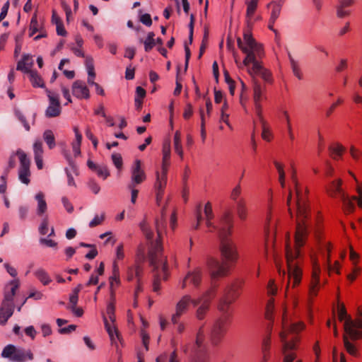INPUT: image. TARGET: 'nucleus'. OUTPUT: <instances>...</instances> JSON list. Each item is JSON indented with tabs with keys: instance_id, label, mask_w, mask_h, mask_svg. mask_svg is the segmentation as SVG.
<instances>
[{
	"instance_id": "f257e3e1",
	"label": "nucleus",
	"mask_w": 362,
	"mask_h": 362,
	"mask_svg": "<svg viewBox=\"0 0 362 362\" xmlns=\"http://www.w3.org/2000/svg\"><path fill=\"white\" fill-rule=\"evenodd\" d=\"M292 179L296 185V230L294 248H291L288 243L286 245V258L288 267L287 288L291 284H292V287H295L301 281L302 272L298 267V258L300 257V249L304 245L308 235L306 221L309 214L306 196L297 187L295 171L293 172Z\"/></svg>"
},
{
	"instance_id": "f03ea898",
	"label": "nucleus",
	"mask_w": 362,
	"mask_h": 362,
	"mask_svg": "<svg viewBox=\"0 0 362 362\" xmlns=\"http://www.w3.org/2000/svg\"><path fill=\"white\" fill-rule=\"evenodd\" d=\"M237 44L239 49L246 54L243 64L245 66H249L252 64L251 68H248V74L252 76V80L259 76L266 82L272 81V74L267 69L264 68L262 64L258 61L264 55V51L262 45L258 44L253 38L251 32L246 30L243 34V40L238 37Z\"/></svg>"
},
{
	"instance_id": "7ed1b4c3",
	"label": "nucleus",
	"mask_w": 362,
	"mask_h": 362,
	"mask_svg": "<svg viewBox=\"0 0 362 362\" xmlns=\"http://www.w3.org/2000/svg\"><path fill=\"white\" fill-rule=\"evenodd\" d=\"M227 237H221L219 250L223 262H221L213 257H209L206 262L207 268L213 280L228 276L231 265L235 264L239 257L235 243Z\"/></svg>"
},
{
	"instance_id": "20e7f679",
	"label": "nucleus",
	"mask_w": 362,
	"mask_h": 362,
	"mask_svg": "<svg viewBox=\"0 0 362 362\" xmlns=\"http://www.w3.org/2000/svg\"><path fill=\"white\" fill-rule=\"evenodd\" d=\"M305 328V325L301 322L288 324L286 315V309L284 308L281 320V331L279 332V338L282 343L281 353L283 354L282 362H303L297 357L298 343L300 339L298 336L288 339L290 334H298Z\"/></svg>"
},
{
	"instance_id": "39448f33",
	"label": "nucleus",
	"mask_w": 362,
	"mask_h": 362,
	"mask_svg": "<svg viewBox=\"0 0 362 362\" xmlns=\"http://www.w3.org/2000/svg\"><path fill=\"white\" fill-rule=\"evenodd\" d=\"M362 339V306L357 309L356 318H349L344 325L343 334L344 346L346 352L352 356L358 355L357 340Z\"/></svg>"
},
{
	"instance_id": "423d86ee",
	"label": "nucleus",
	"mask_w": 362,
	"mask_h": 362,
	"mask_svg": "<svg viewBox=\"0 0 362 362\" xmlns=\"http://www.w3.org/2000/svg\"><path fill=\"white\" fill-rule=\"evenodd\" d=\"M162 252V245L160 240H156L153 248L149 252L150 263L156 272L153 282V290L155 292L160 290V279L166 280L168 275L167 259L163 255Z\"/></svg>"
},
{
	"instance_id": "0eeeda50",
	"label": "nucleus",
	"mask_w": 362,
	"mask_h": 362,
	"mask_svg": "<svg viewBox=\"0 0 362 362\" xmlns=\"http://www.w3.org/2000/svg\"><path fill=\"white\" fill-rule=\"evenodd\" d=\"M10 292H6L0 308V325H5L8 320L13 315L14 311L13 296L19 286L18 279L11 281Z\"/></svg>"
},
{
	"instance_id": "6e6552de",
	"label": "nucleus",
	"mask_w": 362,
	"mask_h": 362,
	"mask_svg": "<svg viewBox=\"0 0 362 362\" xmlns=\"http://www.w3.org/2000/svg\"><path fill=\"white\" fill-rule=\"evenodd\" d=\"M111 298L112 302H110L106 309V313L107 317L105 316H103V320L105 329L110 336V340L112 343H117V340L120 341V337L119 334L118 332V330L115 326V295L113 291L111 292Z\"/></svg>"
},
{
	"instance_id": "1a4fd4ad",
	"label": "nucleus",
	"mask_w": 362,
	"mask_h": 362,
	"mask_svg": "<svg viewBox=\"0 0 362 362\" xmlns=\"http://www.w3.org/2000/svg\"><path fill=\"white\" fill-rule=\"evenodd\" d=\"M168 170L169 168L160 167V169H157L155 172L156 178L153 187L156 192V202L158 205L163 199L165 189L167 186Z\"/></svg>"
},
{
	"instance_id": "9d476101",
	"label": "nucleus",
	"mask_w": 362,
	"mask_h": 362,
	"mask_svg": "<svg viewBox=\"0 0 362 362\" xmlns=\"http://www.w3.org/2000/svg\"><path fill=\"white\" fill-rule=\"evenodd\" d=\"M206 225L209 228L210 231L217 230L219 233L220 237L228 236L231 233L233 228V216L230 212H226L221 218L218 225L215 226L211 222L212 219H206Z\"/></svg>"
},
{
	"instance_id": "9b49d317",
	"label": "nucleus",
	"mask_w": 362,
	"mask_h": 362,
	"mask_svg": "<svg viewBox=\"0 0 362 362\" xmlns=\"http://www.w3.org/2000/svg\"><path fill=\"white\" fill-rule=\"evenodd\" d=\"M215 288H211L204 293L199 298H197V300H199V305L195 312V317L197 320H202L205 318L210 309L211 300L215 297Z\"/></svg>"
},
{
	"instance_id": "f8f14e48",
	"label": "nucleus",
	"mask_w": 362,
	"mask_h": 362,
	"mask_svg": "<svg viewBox=\"0 0 362 362\" xmlns=\"http://www.w3.org/2000/svg\"><path fill=\"white\" fill-rule=\"evenodd\" d=\"M199 303V300L192 298L189 295L183 296L176 304L175 313L172 315L171 322L174 325L177 324L180 317L187 312L190 304L197 306Z\"/></svg>"
},
{
	"instance_id": "ddd939ff",
	"label": "nucleus",
	"mask_w": 362,
	"mask_h": 362,
	"mask_svg": "<svg viewBox=\"0 0 362 362\" xmlns=\"http://www.w3.org/2000/svg\"><path fill=\"white\" fill-rule=\"evenodd\" d=\"M252 88L255 113L259 122L264 123L261 101L264 98V88L261 85L259 81L256 78L253 77Z\"/></svg>"
},
{
	"instance_id": "4468645a",
	"label": "nucleus",
	"mask_w": 362,
	"mask_h": 362,
	"mask_svg": "<svg viewBox=\"0 0 362 362\" xmlns=\"http://www.w3.org/2000/svg\"><path fill=\"white\" fill-rule=\"evenodd\" d=\"M228 320L226 317H218L213 324L210 332V340L213 345H218L226 332Z\"/></svg>"
},
{
	"instance_id": "2eb2a0df",
	"label": "nucleus",
	"mask_w": 362,
	"mask_h": 362,
	"mask_svg": "<svg viewBox=\"0 0 362 362\" xmlns=\"http://www.w3.org/2000/svg\"><path fill=\"white\" fill-rule=\"evenodd\" d=\"M16 155L18 156L20 161V168L18 170V178L24 184L28 185L30 182V160L28 158L26 153L22 150H18Z\"/></svg>"
},
{
	"instance_id": "dca6fc26",
	"label": "nucleus",
	"mask_w": 362,
	"mask_h": 362,
	"mask_svg": "<svg viewBox=\"0 0 362 362\" xmlns=\"http://www.w3.org/2000/svg\"><path fill=\"white\" fill-rule=\"evenodd\" d=\"M45 91L49 99V105L45 110V116L48 118L59 116L62 112V107L59 95L48 89H46Z\"/></svg>"
},
{
	"instance_id": "f3484780",
	"label": "nucleus",
	"mask_w": 362,
	"mask_h": 362,
	"mask_svg": "<svg viewBox=\"0 0 362 362\" xmlns=\"http://www.w3.org/2000/svg\"><path fill=\"white\" fill-rule=\"evenodd\" d=\"M146 180V175L141 167V161L137 159L131 167V182L128 188L136 187V185H141Z\"/></svg>"
},
{
	"instance_id": "a211bd4d",
	"label": "nucleus",
	"mask_w": 362,
	"mask_h": 362,
	"mask_svg": "<svg viewBox=\"0 0 362 362\" xmlns=\"http://www.w3.org/2000/svg\"><path fill=\"white\" fill-rule=\"evenodd\" d=\"M312 262L313 273L311 286L310 288V295L311 296H317L319 288L320 267L317 259L314 257H312Z\"/></svg>"
},
{
	"instance_id": "6ab92c4d",
	"label": "nucleus",
	"mask_w": 362,
	"mask_h": 362,
	"mask_svg": "<svg viewBox=\"0 0 362 362\" xmlns=\"http://www.w3.org/2000/svg\"><path fill=\"white\" fill-rule=\"evenodd\" d=\"M341 179H337L332 181L326 187L327 194L332 197H339V199L346 194L341 187Z\"/></svg>"
},
{
	"instance_id": "aec40b11",
	"label": "nucleus",
	"mask_w": 362,
	"mask_h": 362,
	"mask_svg": "<svg viewBox=\"0 0 362 362\" xmlns=\"http://www.w3.org/2000/svg\"><path fill=\"white\" fill-rule=\"evenodd\" d=\"M73 95L79 99H88L90 97L89 90L82 81L77 80L72 85Z\"/></svg>"
},
{
	"instance_id": "412c9836",
	"label": "nucleus",
	"mask_w": 362,
	"mask_h": 362,
	"mask_svg": "<svg viewBox=\"0 0 362 362\" xmlns=\"http://www.w3.org/2000/svg\"><path fill=\"white\" fill-rule=\"evenodd\" d=\"M202 280V271L197 268L192 272H189L182 282V288L187 287L188 284H192L197 287L199 285Z\"/></svg>"
},
{
	"instance_id": "4be33fe9",
	"label": "nucleus",
	"mask_w": 362,
	"mask_h": 362,
	"mask_svg": "<svg viewBox=\"0 0 362 362\" xmlns=\"http://www.w3.org/2000/svg\"><path fill=\"white\" fill-rule=\"evenodd\" d=\"M356 0H338V4L336 7L337 17L342 18L349 16L351 11L348 8L354 6Z\"/></svg>"
},
{
	"instance_id": "5701e85b",
	"label": "nucleus",
	"mask_w": 362,
	"mask_h": 362,
	"mask_svg": "<svg viewBox=\"0 0 362 362\" xmlns=\"http://www.w3.org/2000/svg\"><path fill=\"white\" fill-rule=\"evenodd\" d=\"M235 300L233 298L227 297L226 295L220 299L218 304V310L221 313V315L219 317H226V320H228L230 314L228 313L230 305Z\"/></svg>"
},
{
	"instance_id": "b1692460",
	"label": "nucleus",
	"mask_w": 362,
	"mask_h": 362,
	"mask_svg": "<svg viewBox=\"0 0 362 362\" xmlns=\"http://www.w3.org/2000/svg\"><path fill=\"white\" fill-rule=\"evenodd\" d=\"M242 286V281H235L226 288L224 295L235 300L240 295L239 291L241 289Z\"/></svg>"
},
{
	"instance_id": "393cba45",
	"label": "nucleus",
	"mask_w": 362,
	"mask_h": 362,
	"mask_svg": "<svg viewBox=\"0 0 362 362\" xmlns=\"http://www.w3.org/2000/svg\"><path fill=\"white\" fill-rule=\"evenodd\" d=\"M33 59L30 55H24L20 60L16 66V69L24 73L30 74L33 71L31 68L33 66Z\"/></svg>"
},
{
	"instance_id": "a878e982",
	"label": "nucleus",
	"mask_w": 362,
	"mask_h": 362,
	"mask_svg": "<svg viewBox=\"0 0 362 362\" xmlns=\"http://www.w3.org/2000/svg\"><path fill=\"white\" fill-rule=\"evenodd\" d=\"M171 148L170 141H165L162 148V163L161 167L170 168L171 161Z\"/></svg>"
},
{
	"instance_id": "bb28decb",
	"label": "nucleus",
	"mask_w": 362,
	"mask_h": 362,
	"mask_svg": "<svg viewBox=\"0 0 362 362\" xmlns=\"http://www.w3.org/2000/svg\"><path fill=\"white\" fill-rule=\"evenodd\" d=\"M35 199L37 203L36 213L38 216H41L47 210V205L45 200V196L43 192H39L35 194Z\"/></svg>"
},
{
	"instance_id": "cd10ccee",
	"label": "nucleus",
	"mask_w": 362,
	"mask_h": 362,
	"mask_svg": "<svg viewBox=\"0 0 362 362\" xmlns=\"http://www.w3.org/2000/svg\"><path fill=\"white\" fill-rule=\"evenodd\" d=\"M127 280L131 281L134 277L140 281L143 274V267L139 264L129 267L127 269Z\"/></svg>"
},
{
	"instance_id": "c85d7f7f",
	"label": "nucleus",
	"mask_w": 362,
	"mask_h": 362,
	"mask_svg": "<svg viewBox=\"0 0 362 362\" xmlns=\"http://www.w3.org/2000/svg\"><path fill=\"white\" fill-rule=\"evenodd\" d=\"M33 358V355L30 351L26 353L23 349L16 348L11 361L15 362H24L27 359L32 360Z\"/></svg>"
},
{
	"instance_id": "c756f323",
	"label": "nucleus",
	"mask_w": 362,
	"mask_h": 362,
	"mask_svg": "<svg viewBox=\"0 0 362 362\" xmlns=\"http://www.w3.org/2000/svg\"><path fill=\"white\" fill-rule=\"evenodd\" d=\"M74 132L75 133L76 139L72 142V148L75 156H78L81 154V145L82 141V135L79 132L78 127H74Z\"/></svg>"
},
{
	"instance_id": "7c9ffc66",
	"label": "nucleus",
	"mask_w": 362,
	"mask_h": 362,
	"mask_svg": "<svg viewBox=\"0 0 362 362\" xmlns=\"http://www.w3.org/2000/svg\"><path fill=\"white\" fill-rule=\"evenodd\" d=\"M173 145L175 152L180 156V159L182 160L184 158V152L181 142V133L178 130L175 132Z\"/></svg>"
},
{
	"instance_id": "2f4dec72",
	"label": "nucleus",
	"mask_w": 362,
	"mask_h": 362,
	"mask_svg": "<svg viewBox=\"0 0 362 362\" xmlns=\"http://www.w3.org/2000/svg\"><path fill=\"white\" fill-rule=\"evenodd\" d=\"M237 214L240 219L245 221L247 216V209L245 200L243 198L240 199L236 202Z\"/></svg>"
},
{
	"instance_id": "473e14b6",
	"label": "nucleus",
	"mask_w": 362,
	"mask_h": 362,
	"mask_svg": "<svg viewBox=\"0 0 362 362\" xmlns=\"http://www.w3.org/2000/svg\"><path fill=\"white\" fill-rule=\"evenodd\" d=\"M329 156L334 160H339L343 155L345 148L341 144H334L329 147Z\"/></svg>"
},
{
	"instance_id": "72a5a7b5",
	"label": "nucleus",
	"mask_w": 362,
	"mask_h": 362,
	"mask_svg": "<svg viewBox=\"0 0 362 362\" xmlns=\"http://www.w3.org/2000/svg\"><path fill=\"white\" fill-rule=\"evenodd\" d=\"M269 7H272V12H271V23L272 24H274L276 19L279 18L281 10V4H277L276 1H272L268 4Z\"/></svg>"
},
{
	"instance_id": "f704fd0d",
	"label": "nucleus",
	"mask_w": 362,
	"mask_h": 362,
	"mask_svg": "<svg viewBox=\"0 0 362 362\" xmlns=\"http://www.w3.org/2000/svg\"><path fill=\"white\" fill-rule=\"evenodd\" d=\"M34 274L36 278L45 286L48 285L52 281V279H50L47 272L44 269L40 268L36 269L34 272Z\"/></svg>"
},
{
	"instance_id": "c9c22d12",
	"label": "nucleus",
	"mask_w": 362,
	"mask_h": 362,
	"mask_svg": "<svg viewBox=\"0 0 362 362\" xmlns=\"http://www.w3.org/2000/svg\"><path fill=\"white\" fill-rule=\"evenodd\" d=\"M258 1H259V0H250V1H246V4H247L246 18H247V23H249V21L251 20V18H252L256 9H257Z\"/></svg>"
},
{
	"instance_id": "e433bc0d",
	"label": "nucleus",
	"mask_w": 362,
	"mask_h": 362,
	"mask_svg": "<svg viewBox=\"0 0 362 362\" xmlns=\"http://www.w3.org/2000/svg\"><path fill=\"white\" fill-rule=\"evenodd\" d=\"M274 165L278 172L279 174V182L281 186V187H285V177L286 173L284 171V165L281 163L274 160Z\"/></svg>"
},
{
	"instance_id": "4c0bfd02",
	"label": "nucleus",
	"mask_w": 362,
	"mask_h": 362,
	"mask_svg": "<svg viewBox=\"0 0 362 362\" xmlns=\"http://www.w3.org/2000/svg\"><path fill=\"white\" fill-rule=\"evenodd\" d=\"M343 203V208L345 213L349 214L354 211L355 209L354 204L353 203L352 197L350 198L346 194L340 198Z\"/></svg>"
},
{
	"instance_id": "58836bf2",
	"label": "nucleus",
	"mask_w": 362,
	"mask_h": 362,
	"mask_svg": "<svg viewBox=\"0 0 362 362\" xmlns=\"http://www.w3.org/2000/svg\"><path fill=\"white\" fill-rule=\"evenodd\" d=\"M337 316L338 320L340 322H344V325H346L349 318H352L349 315H348L345 305L343 303L338 305Z\"/></svg>"
},
{
	"instance_id": "ea45409f",
	"label": "nucleus",
	"mask_w": 362,
	"mask_h": 362,
	"mask_svg": "<svg viewBox=\"0 0 362 362\" xmlns=\"http://www.w3.org/2000/svg\"><path fill=\"white\" fill-rule=\"evenodd\" d=\"M325 247H326V249L327 250V263L328 271L329 272H336L337 274H339V262L337 261H336L333 266L331 264L329 243H326Z\"/></svg>"
},
{
	"instance_id": "a19ab883",
	"label": "nucleus",
	"mask_w": 362,
	"mask_h": 362,
	"mask_svg": "<svg viewBox=\"0 0 362 362\" xmlns=\"http://www.w3.org/2000/svg\"><path fill=\"white\" fill-rule=\"evenodd\" d=\"M30 81L34 87L43 88L45 86L42 78L38 75L36 71H32L29 74Z\"/></svg>"
},
{
	"instance_id": "79ce46f5",
	"label": "nucleus",
	"mask_w": 362,
	"mask_h": 362,
	"mask_svg": "<svg viewBox=\"0 0 362 362\" xmlns=\"http://www.w3.org/2000/svg\"><path fill=\"white\" fill-rule=\"evenodd\" d=\"M166 208L164 206L161 211V219L156 221V230L158 238H160L162 230L165 228Z\"/></svg>"
},
{
	"instance_id": "37998d69",
	"label": "nucleus",
	"mask_w": 362,
	"mask_h": 362,
	"mask_svg": "<svg viewBox=\"0 0 362 362\" xmlns=\"http://www.w3.org/2000/svg\"><path fill=\"white\" fill-rule=\"evenodd\" d=\"M43 139L50 149H52L55 146V138L52 131L47 129L43 133Z\"/></svg>"
},
{
	"instance_id": "c03bdc74",
	"label": "nucleus",
	"mask_w": 362,
	"mask_h": 362,
	"mask_svg": "<svg viewBox=\"0 0 362 362\" xmlns=\"http://www.w3.org/2000/svg\"><path fill=\"white\" fill-rule=\"evenodd\" d=\"M16 347L14 345L8 344L6 346L1 353V356L3 358H8L10 360H12V358L15 354Z\"/></svg>"
},
{
	"instance_id": "a18cd8bd",
	"label": "nucleus",
	"mask_w": 362,
	"mask_h": 362,
	"mask_svg": "<svg viewBox=\"0 0 362 362\" xmlns=\"http://www.w3.org/2000/svg\"><path fill=\"white\" fill-rule=\"evenodd\" d=\"M290 63L293 74L298 78H302V73L299 67L298 63L294 60V59L289 55Z\"/></svg>"
},
{
	"instance_id": "49530a36",
	"label": "nucleus",
	"mask_w": 362,
	"mask_h": 362,
	"mask_svg": "<svg viewBox=\"0 0 362 362\" xmlns=\"http://www.w3.org/2000/svg\"><path fill=\"white\" fill-rule=\"evenodd\" d=\"M14 113L17 119L23 124L25 130L28 132L30 131V127L27 122L24 114L20 110H15Z\"/></svg>"
},
{
	"instance_id": "de8ad7c7",
	"label": "nucleus",
	"mask_w": 362,
	"mask_h": 362,
	"mask_svg": "<svg viewBox=\"0 0 362 362\" xmlns=\"http://www.w3.org/2000/svg\"><path fill=\"white\" fill-rule=\"evenodd\" d=\"M34 157H42L43 156V148L42 143L40 140H36L33 144Z\"/></svg>"
},
{
	"instance_id": "09e8293b",
	"label": "nucleus",
	"mask_w": 362,
	"mask_h": 362,
	"mask_svg": "<svg viewBox=\"0 0 362 362\" xmlns=\"http://www.w3.org/2000/svg\"><path fill=\"white\" fill-rule=\"evenodd\" d=\"M274 309V300L271 298L268 300L266 308L265 316L267 320H272L273 317V311Z\"/></svg>"
},
{
	"instance_id": "8fccbe9b",
	"label": "nucleus",
	"mask_w": 362,
	"mask_h": 362,
	"mask_svg": "<svg viewBox=\"0 0 362 362\" xmlns=\"http://www.w3.org/2000/svg\"><path fill=\"white\" fill-rule=\"evenodd\" d=\"M242 194V187H241V185H240V183L239 182L231 191V193H230V199L235 202V203L237 202V201H238V197L241 195Z\"/></svg>"
},
{
	"instance_id": "3c124183",
	"label": "nucleus",
	"mask_w": 362,
	"mask_h": 362,
	"mask_svg": "<svg viewBox=\"0 0 362 362\" xmlns=\"http://www.w3.org/2000/svg\"><path fill=\"white\" fill-rule=\"evenodd\" d=\"M210 358L207 352H204L203 354H199L198 352L191 359L190 362H209Z\"/></svg>"
},
{
	"instance_id": "603ef678",
	"label": "nucleus",
	"mask_w": 362,
	"mask_h": 362,
	"mask_svg": "<svg viewBox=\"0 0 362 362\" xmlns=\"http://www.w3.org/2000/svg\"><path fill=\"white\" fill-rule=\"evenodd\" d=\"M141 230L143 231L146 238L148 240H152L153 237V233L149 229L147 223L143 221L140 223Z\"/></svg>"
},
{
	"instance_id": "864d4df0",
	"label": "nucleus",
	"mask_w": 362,
	"mask_h": 362,
	"mask_svg": "<svg viewBox=\"0 0 362 362\" xmlns=\"http://www.w3.org/2000/svg\"><path fill=\"white\" fill-rule=\"evenodd\" d=\"M39 30V24L37 20V16L34 15L30 21V36L34 35Z\"/></svg>"
},
{
	"instance_id": "5fc2aeb1",
	"label": "nucleus",
	"mask_w": 362,
	"mask_h": 362,
	"mask_svg": "<svg viewBox=\"0 0 362 362\" xmlns=\"http://www.w3.org/2000/svg\"><path fill=\"white\" fill-rule=\"evenodd\" d=\"M112 160L117 170H121L123 165L122 156L118 153H115L112 155Z\"/></svg>"
},
{
	"instance_id": "6e6d98bb",
	"label": "nucleus",
	"mask_w": 362,
	"mask_h": 362,
	"mask_svg": "<svg viewBox=\"0 0 362 362\" xmlns=\"http://www.w3.org/2000/svg\"><path fill=\"white\" fill-rule=\"evenodd\" d=\"M95 172L99 177H101L103 179H106L110 175L109 171L106 166L98 165L96 168Z\"/></svg>"
},
{
	"instance_id": "4d7b16f0",
	"label": "nucleus",
	"mask_w": 362,
	"mask_h": 362,
	"mask_svg": "<svg viewBox=\"0 0 362 362\" xmlns=\"http://www.w3.org/2000/svg\"><path fill=\"white\" fill-rule=\"evenodd\" d=\"M201 114V138L203 143L205 142L206 138V132L205 129V119L203 110H200Z\"/></svg>"
},
{
	"instance_id": "13d9d810",
	"label": "nucleus",
	"mask_w": 362,
	"mask_h": 362,
	"mask_svg": "<svg viewBox=\"0 0 362 362\" xmlns=\"http://www.w3.org/2000/svg\"><path fill=\"white\" fill-rule=\"evenodd\" d=\"M204 341V338L196 337L195 348H194L195 354H197V352L199 354H203L204 352H206V350L202 351L201 349Z\"/></svg>"
},
{
	"instance_id": "bf43d9fd",
	"label": "nucleus",
	"mask_w": 362,
	"mask_h": 362,
	"mask_svg": "<svg viewBox=\"0 0 362 362\" xmlns=\"http://www.w3.org/2000/svg\"><path fill=\"white\" fill-rule=\"evenodd\" d=\"M320 222H321L320 218L317 217L316 219L315 226L313 228L315 238L318 240H320V235H321V233H322Z\"/></svg>"
},
{
	"instance_id": "052dcab7",
	"label": "nucleus",
	"mask_w": 362,
	"mask_h": 362,
	"mask_svg": "<svg viewBox=\"0 0 362 362\" xmlns=\"http://www.w3.org/2000/svg\"><path fill=\"white\" fill-rule=\"evenodd\" d=\"M105 219V215L103 214L100 216H95L94 218L89 223V226L90 228L95 227L98 225H100Z\"/></svg>"
},
{
	"instance_id": "680f3d73",
	"label": "nucleus",
	"mask_w": 362,
	"mask_h": 362,
	"mask_svg": "<svg viewBox=\"0 0 362 362\" xmlns=\"http://www.w3.org/2000/svg\"><path fill=\"white\" fill-rule=\"evenodd\" d=\"M284 115L285 119L286 121L287 129H288V132L289 137H290V139L291 140H293L294 139V135H293V132H292V127H291V122H290V117H289V115H288V112L287 111H284Z\"/></svg>"
},
{
	"instance_id": "e2e57ef3",
	"label": "nucleus",
	"mask_w": 362,
	"mask_h": 362,
	"mask_svg": "<svg viewBox=\"0 0 362 362\" xmlns=\"http://www.w3.org/2000/svg\"><path fill=\"white\" fill-rule=\"evenodd\" d=\"M207 42H208V33L206 31H205L204 35V37H203V40H202V42L201 46H200V49H199V58H201L202 54L205 52V49L207 46Z\"/></svg>"
},
{
	"instance_id": "0e129e2a",
	"label": "nucleus",
	"mask_w": 362,
	"mask_h": 362,
	"mask_svg": "<svg viewBox=\"0 0 362 362\" xmlns=\"http://www.w3.org/2000/svg\"><path fill=\"white\" fill-rule=\"evenodd\" d=\"M204 214L206 219H213L214 214L212 211V206L210 202H207L204 206Z\"/></svg>"
},
{
	"instance_id": "69168bd1",
	"label": "nucleus",
	"mask_w": 362,
	"mask_h": 362,
	"mask_svg": "<svg viewBox=\"0 0 362 362\" xmlns=\"http://www.w3.org/2000/svg\"><path fill=\"white\" fill-rule=\"evenodd\" d=\"M48 225H49L48 219L47 217H45V218H43V220L40 224V226L39 228V231L41 235H46L47 233Z\"/></svg>"
},
{
	"instance_id": "338daca9",
	"label": "nucleus",
	"mask_w": 362,
	"mask_h": 362,
	"mask_svg": "<svg viewBox=\"0 0 362 362\" xmlns=\"http://www.w3.org/2000/svg\"><path fill=\"white\" fill-rule=\"evenodd\" d=\"M141 42H144V49L146 52H150L153 47L156 45V40H151L146 39L144 41L142 40H140Z\"/></svg>"
},
{
	"instance_id": "774afa93",
	"label": "nucleus",
	"mask_w": 362,
	"mask_h": 362,
	"mask_svg": "<svg viewBox=\"0 0 362 362\" xmlns=\"http://www.w3.org/2000/svg\"><path fill=\"white\" fill-rule=\"evenodd\" d=\"M124 257V245L120 243L116 248V259L122 260Z\"/></svg>"
}]
</instances>
